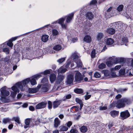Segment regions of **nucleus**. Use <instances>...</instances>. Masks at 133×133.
I'll return each instance as SVG.
<instances>
[{
	"label": "nucleus",
	"instance_id": "f257e3e1",
	"mask_svg": "<svg viewBox=\"0 0 133 133\" xmlns=\"http://www.w3.org/2000/svg\"><path fill=\"white\" fill-rule=\"evenodd\" d=\"M131 103V101L130 99L123 98L117 101L116 106L119 109L123 108L126 105L129 104Z\"/></svg>",
	"mask_w": 133,
	"mask_h": 133
},
{
	"label": "nucleus",
	"instance_id": "f03ea898",
	"mask_svg": "<svg viewBox=\"0 0 133 133\" xmlns=\"http://www.w3.org/2000/svg\"><path fill=\"white\" fill-rule=\"evenodd\" d=\"M83 82V78L82 74L78 71H76L75 74V84Z\"/></svg>",
	"mask_w": 133,
	"mask_h": 133
},
{
	"label": "nucleus",
	"instance_id": "7ed1b4c3",
	"mask_svg": "<svg viewBox=\"0 0 133 133\" xmlns=\"http://www.w3.org/2000/svg\"><path fill=\"white\" fill-rule=\"evenodd\" d=\"M6 86H4L0 89L1 93V98H5L6 97L8 96L9 95V92L6 90Z\"/></svg>",
	"mask_w": 133,
	"mask_h": 133
},
{
	"label": "nucleus",
	"instance_id": "20e7f679",
	"mask_svg": "<svg viewBox=\"0 0 133 133\" xmlns=\"http://www.w3.org/2000/svg\"><path fill=\"white\" fill-rule=\"evenodd\" d=\"M42 76L40 74H38L35 75L31 78H30V82L32 85H34L37 84L36 80L38 78L42 77Z\"/></svg>",
	"mask_w": 133,
	"mask_h": 133
},
{
	"label": "nucleus",
	"instance_id": "39448f33",
	"mask_svg": "<svg viewBox=\"0 0 133 133\" xmlns=\"http://www.w3.org/2000/svg\"><path fill=\"white\" fill-rule=\"evenodd\" d=\"M75 101L78 103L80 105V107L78 105L75 106V111L76 110L78 111L81 110L83 106V104L82 101L79 98H75Z\"/></svg>",
	"mask_w": 133,
	"mask_h": 133
},
{
	"label": "nucleus",
	"instance_id": "423d86ee",
	"mask_svg": "<svg viewBox=\"0 0 133 133\" xmlns=\"http://www.w3.org/2000/svg\"><path fill=\"white\" fill-rule=\"evenodd\" d=\"M74 76L72 74L68 75L66 78L65 83L66 85H70L73 84L74 81Z\"/></svg>",
	"mask_w": 133,
	"mask_h": 133
},
{
	"label": "nucleus",
	"instance_id": "0eeeda50",
	"mask_svg": "<svg viewBox=\"0 0 133 133\" xmlns=\"http://www.w3.org/2000/svg\"><path fill=\"white\" fill-rule=\"evenodd\" d=\"M130 114L128 110L123 111L121 112L120 113V117L121 119L124 120L127 119L130 116Z\"/></svg>",
	"mask_w": 133,
	"mask_h": 133
},
{
	"label": "nucleus",
	"instance_id": "6e6552de",
	"mask_svg": "<svg viewBox=\"0 0 133 133\" xmlns=\"http://www.w3.org/2000/svg\"><path fill=\"white\" fill-rule=\"evenodd\" d=\"M72 60L73 61H75V52L72 54L71 57L69 59V61L67 62L65 66L66 68L68 69H70V68L69 66L71 63V62Z\"/></svg>",
	"mask_w": 133,
	"mask_h": 133
},
{
	"label": "nucleus",
	"instance_id": "1a4fd4ad",
	"mask_svg": "<svg viewBox=\"0 0 133 133\" xmlns=\"http://www.w3.org/2000/svg\"><path fill=\"white\" fill-rule=\"evenodd\" d=\"M47 104L46 101L38 103L36 106V109H43L45 108Z\"/></svg>",
	"mask_w": 133,
	"mask_h": 133
},
{
	"label": "nucleus",
	"instance_id": "9d476101",
	"mask_svg": "<svg viewBox=\"0 0 133 133\" xmlns=\"http://www.w3.org/2000/svg\"><path fill=\"white\" fill-rule=\"evenodd\" d=\"M111 26L116 29H121L123 26L122 24L119 22H115L111 24Z\"/></svg>",
	"mask_w": 133,
	"mask_h": 133
},
{
	"label": "nucleus",
	"instance_id": "9b49d317",
	"mask_svg": "<svg viewBox=\"0 0 133 133\" xmlns=\"http://www.w3.org/2000/svg\"><path fill=\"white\" fill-rule=\"evenodd\" d=\"M64 78V75H60L58 76L56 80V83L57 84H59L63 83Z\"/></svg>",
	"mask_w": 133,
	"mask_h": 133
},
{
	"label": "nucleus",
	"instance_id": "f8f14e48",
	"mask_svg": "<svg viewBox=\"0 0 133 133\" xmlns=\"http://www.w3.org/2000/svg\"><path fill=\"white\" fill-rule=\"evenodd\" d=\"M62 100H56L54 101L53 102V108L54 109H55L57 107L60 105L61 103L62 102Z\"/></svg>",
	"mask_w": 133,
	"mask_h": 133
},
{
	"label": "nucleus",
	"instance_id": "ddd939ff",
	"mask_svg": "<svg viewBox=\"0 0 133 133\" xmlns=\"http://www.w3.org/2000/svg\"><path fill=\"white\" fill-rule=\"evenodd\" d=\"M74 13H72L66 16V22L67 23H69L70 22L74 17Z\"/></svg>",
	"mask_w": 133,
	"mask_h": 133
},
{
	"label": "nucleus",
	"instance_id": "4468645a",
	"mask_svg": "<svg viewBox=\"0 0 133 133\" xmlns=\"http://www.w3.org/2000/svg\"><path fill=\"white\" fill-rule=\"evenodd\" d=\"M106 31L109 34L112 35L115 32V30L112 28H109L107 29Z\"/></svg>",
	"mask_w": 133,
	"mask_h": 133
},
{
	"label": "nucleus",
	"instance_id": "2eb2a0df",
	"mask_svg": "<svg viewBox=\"0 0 133 133\" xmlns=\"http://www.w3.org/2000/svg\"><path fill=\"white\" fill-rule=\"evenodd\" d=\"M61 121L59 120L58 118L56 117L54 120V126L55 128H57L60 125V124Z\"/></svg>",
	"mask_w": 133,
	"mask_h": 133
},
{
	"label": "nucleus",
	"instance_id": "dca6fc26",
	"mask_svg": "<svg viewBox=\"0 0 133 133\" xmlns=\"http://www.w3.org/2000/svg\"><path fill=\"white\" fill-rule=\"evenodd\" d=\"M83 40L87 43H90L91 41V37L89 35H86L83 38Z\"/></svg>",
	"mask_w": 133,
	"mask_h": 133
},
{
	"label": "nucleus",
	"instance_id": "f3484780",
	"mask_svg": "<svg viewBox=\"0 0 133 133\" xmlns=\"http://www.w3.org/2000/svg\"><path fill=\"white\" fill-rule=\"evenodd\" d=\"M56 76L54 74H51L50 76V80L51 83H53L56 80Z\"/></svg>",
	"mask_w": 133,
	"mask_h": 133
},
{
	"label": "nucleus",
	"instance_id": "a211bd4d",
	"mask_svg": "<svg viewBox=\"0 0 133 133\" xmlns=\"http://www.w3.org/2000/svg\"><path fill=\"white\" fill-rule=\"evenodd\" d=\"M86 17H88V19L89 20H92L94 17V15L92 14V12H88L86 14Z\"/></svg>",
	"mask_w": 133,
	"mask_h": 133
},
{
	"label": "nucleus",
	"instance_id": "6ab92c4d",
	"mask_svg": "<svg viewBox=\"0 0 133 133\" xmlns=\"http://www.w3.org/2000/svg\"><path fill=\"white\" fill-rule=\"evenodd\" d=\"M48 85V84H45L44 85L41 89V90L42 92H45L48 91L49 88L47 87Z\"/></svg>",
	"mask_w": 133,
	"mask_h": 133
},
{
	"label": "nucleus",
	"instance_id": "aec40b11",
	"mask_svg": "<svg viewBox=\"0 0 133 133\" xmlns=\"http://www.w3.org/2000/svg\"><path fill=\"white\" fill-rule=\"evenodd\" d=\"M114 41L112 38H108L106 41V43L107 45H111L114 42Z\"/></svg>",
	"mask_w": 133,
	"mask_h": 133
},
{
	"label": "nucleus",
	"instance_id": "412c9836",
	"mask_svg": "<svg viewBox=\"0 0 133 133\" xmlns=\"http://www.w3.org/2000/svg\"><path fill=\"white\" fill-rule=\"evenodd\" d=\"M93 108L91 106H89L85 109V112L86 113H90L93 110Z\"/></svg>",
	"mask_w": 133,
	"mask_h": 133
},
{
	"label": "nucleus",
	"instance_id": "4be33fe9",
	"mask_svg": "<svg viewBox=\"0 0 133 133\" xmlns=\"http://www.w3.org/2000/svg\"><path fill=\"white\" fill-rule=\"evenodd\" d=\"M31 50V48L29 46H27L24 48L22 51V52H24L27 54L28 52H30Z\"/></svg>",
	"mask_w": 133,
	"mask_h": 133
},
{
	"label": "nucleus",
	"instance_id": "5701e85b",
	"mask_svg": "<svg viewBox=\"0 0 133 133\" xmlns=\"http://www.w3.org/2000/svg\"><path fill=\"white\" fill-rule=\"evenodd\" d=\"M28 92L30 94H34L36 93L38 91V89L32 88H29L28 89Z\"/></svg>",
	"mask_w": 133,
	"mask_h": 133
},
{
	"label": "nucleus",
	"instance_id": "b1692460",
	"mask_svg": "<svg viewBox=\"0 0 133 133\" xmlns=\"http://www.w3.org/2000/svg\"><path fill=\"white\" fill-rule=\"evenodd\" d=\"M110 114L112 117H114L118 115L119 112L115 110L112 111H111Z\"/></svg>",
	"mask_w": 133,
	"mask_h": 133
},
{
	"label": "nucleus",
	"instance_id": "393cba45",
	"mask_svg": "<svg viewBox=\"0 0 133 133\" xmlns=\"http://www.w3.org/2000/svg\"><path fill=\"white\" fill-rule=\"evenodd\" d=\"M133 129V126H129L128 127H123V130H124V131L125 130L127 132H129L130 131L131 132V131Z\"/></svg>",
	"mask_w": 133,
	"mask_h": 133
},
{
	"label": "nucleus",
	"instance_id": "a878e982",
	"mask_svg": "<svg viewBox=\"0 0 133 133\" xmlns=\"http://www.w3.org/2000/svg\"><path fill=\"white\" fill-rule=\"evenodd\" d=\"M77 64V68H82L83 65L80 59H78L76 62Z\"/></svg>",
	"mask_w": 133,
	"mask_h": 133
},
{
	"label": "nucleus",
	"instance_id": "bb28decb",
	"mask_svg": "<svg viewBox=\"0 0 133 133\" xmlns=\"http://www.w3.org/2000/svg\"><path fill=\"white\" fill-rule=\"evenodd\" d=\"M80 130L81 132L84 133L86 132L88 130V129L86 126H83L80 128Z\"/></svg>",
	"mask_w": 133,
	"mask_h": 133
},
{
	"label": "nucleus",
	"instance_id": "cd10ccee",
	"mask_svg": "<svg viewBox=\"0 0 133 133\" xmlns=\"http://www.w3.org/2000/svg\"><path fill=\"white\" fill-rule=\"evenodd\" d=\"M59 128L60 129V131H66L68 129V128L64 126H60Z\"/></svg>",
	"mask_w": 133,
	"mask_h": 133
},
{
	"label": "nucleus",
	"instance_id": "c85d7f7f",
	"mask_svg": "<svg viewBox=\"0 0 133 133\" xmlns=\"http://www.w3.org/2000/svg\"><path fill=\"white\" fill-rule=\"evenodd\" d=\"M48 37L49 36L47 35H43L42 37V40L44 42H46L48 41Z\"/></svg>",
	"mask_w": 133,
	"mask_h": 133
},
{
	"label": "nucleus",
	"instance_id": "c756f323",
	"mask_svg": "<svg viewBox=\"0 0 133 133\" xmlns=\"http://www.w3.org/2000/svg\"><path fill=\"white\" fill-rule=\"evenodd\" d=\"M53 49L56 51H59L62 49V46L61 45L58 44L55 45L53 48Z\"/></svg>",
	"mask_w": 133,
	"mask_h": 133
},
{
	"label": "nucleus",
	"instance_id": "7c9ffc66",
	"mask_svg": "<svg viewBox=\"0 0 133 133\" xmlns=\"http://www.w3.org/2000/svg\"><path fill=\"white\" fill-rule=\"evenodd\" d=\"M104 36L103 34L102 33H99L97 36V39L99 41L102 39Z\"/></svg>",
	"mask_w": 133,
	"mask_h": 133
},
{
	"label": "nucleus",
	"instance_id": "2f4dec72",
	"mask_svg": "<svg viewBox=\"0 0 133 133\" xmlns=\"http://www.w3.org/2000/svg\"><path fill=\"white\" fill-rule=\"evenodd\" d=\"M16 85L19 88V89L22 91L23 90V87L21 82H18L16 83Z\"/></svg>",
	"mask_w": 133,
	"mask_h": 133
},
{
	"label": "nucleus",
	"instance_id": "473e14b6",
	"mask_svg": "<svg viewBox=\"0 0 133 133\" xmlns=\"http://www.w3.org/2000/svg\"><path fill=\"white\" fill-rule=\"evenodd\" d=\"M30 78H28L24 79L22 81V84L24 86H25L30 81Z\"/></svg>",
	"mask_w": 133,
	"mask_h": 133
},
{
	"label": "nucleus",
	"instance_id": "72a5a7b5",
	"mask_svg": "<svg viewBox=\"0 0 133 133\" xmlns=\"http://www.w3.org/2000/svg\"><path fill=\"white\" fill-rule=\"evenodd\" d=\"M121 65L116 66L114 68H111L110 70L112 72L113 71L118 70L121 68Z\"/></svg>",
	"mask_w": 133,
	"mask_h": 133
},
{
	"label": "nucleus",
	"instance_id": "f704fd0d",
	"mask_svg": "<svg viewBox=\"0 0 133 133\" xmlns=\"http://www.w3.org/2000/svg\"><path fill=\"white\" fill-rule=\"evenodd\" d=\"M83 90L82 89H75V93L78 94H81L83 92Z\"/></svg>",
	"mask_w": 133,
	"mask_h": 133
},
{
	"label": "nucleus",
	"instance_id": "c9c22d12",
	"mask_svg": "<svg viewBox=\"0 0 133 133\" xmlns=\"http://www.w3.org/2000/svg\"><path fill=\"white\" fill-rule=\"evenodd\" d=\"M11 121V119L9 118H4L3 119V122L5 124H6L7 123H9Z\"/></svg>",
	"mask_w": 133,
	"mask_h": 133
},
{
	"label": "nucleus",
	"instance_id": "e433bc0d",
	"mask_svg": "<svg viewBox=\"0 0 133 133\" xmlns=\"http://www.w3.org/2000/svg\"><path fill=\"white\" fill-rule=\"evenodd\" d=\"M12 119L15 122H16L18 124H20L21 123L20 121V118L18 117H14Z\"/></svg>",
	"mask_w": 133,
	"mask_h": 133
},
{
	"label": "nucleus",
	"instance_id": "4c0bfd02",
	"mask_svg": "<svg viewBox=\"0 0 133 133\" xmlns=\"http://www.w3.org/2000/svg\"><path fill=\"white\" fill-rule=\"evenodd\" d=\"M106 64L108 66L110 67L112 65L113 62L111 61H109L106 62Z\"/></svg>",
	"mask_w": 133,
	"mask_h": 133
},
{
	"label": "nucleus",
	"instance_id": "58836bf2",
	"mask_svg": "<svg viewBox=\"0 0 133 133\" xmlns=\"http://www.w3.org/2000/svg\"><path fill=\"white\" fill-rule=\"evenodd\" d=\"M67 71V70L66 68L62 69L60 68L58 70V72L61 73H64Z\"/></svg>",
	"mask_w": 133,
	"mask_h": 133
},
{
	"label": "nucleus",
	"instance_id": "ea45409f",
	"mask_svg": "<svg viewBox=\"0 0 133 133\" xmlns=\"http://www.w3.org/2000/svg\"><path fill=\"white\" fill-rule=\"evenodd\" d=\"M19 51L17 50V51L15 50V52L14 53V55L15 56V58H16L19 57Z\"/></svg>",
	"mask_w": 133,
	"mask_h": 133
},
{
	"label": "nucleus",
	"instance_id": "a19ab883",
	"mask_svg": "<svg viewBox=\"0 0 133 133\" xmlns=\"http://www.w3.org/2000/svg\"><path fill=\"white\" fill-rule=\"evenodd\" d=\"M97 3V2L96 0H92L90 2V6L93 5L96 6Z\"/></svg>",
	"mask_w": 133,
	"mask_h": 133
},
{
	"label": "nucleus",
	"instance_id": "79ce46f5",
	"mask_svg": "<svg viewBox=\"0 0 133 133\" xmlns=\"http://www.w3.org/2000/svg\"><path fill=\"white\" fill-rule=\"evenodd\" d=\"M95 55H96L95 50L93 49L91 53V57L92 58H94L95 57Z\"/></svg>",
	"mask_w": 133,
	"mask_h": 133
},
{
	"label": "nucleus",
	"instance_id": "37998d69",
	"mask_svg": "<svg viewBox=\"0 0 133 133\" xmlns=\"http://www.w3.org/2000/svg\"><path fill=\"white\" fill-rule=\"evenodd\" d=\"M71 97V95L69 94L66 96L65 98L64 97L62 100V101H65L66 99H68L70 98Z\"/></svg>",
	"mask_w": 133,
	"mask_h": 133
},
{
	"label": "nucleus",
	"instance_id": "c03bdc74",
	"mask_svg": "<svg viewBox=\"0 0 133 133\" xmlns=\"http://www.w3.org/2000/svg\"><path fill=\"white\" fill-rule=\"evenodd\" d=\"M58 34L59 32L57 30L55 29L52 30V34L54 36L57 35Z\"/></svg>",
	"mask_w": 133,
	"mask_h": 133
},
{
	"label": "nucleus",
	"instance_id": "a18cd8bd",
	"mask_svg": "<svg viewBox=\"0 0 133 133\" xmlns=\"http://www.w3.org/2000/svg\"><path fill=\"white\" fill-rule=\"evenodd\" d=\"M12 42V41L9 39L8 42L7 43V45L10 47H12L13 45V44Z\"/></svg>",
	"mask_w": 133,
	"mask_h": 133
},
{
	"label": "nucleus",
	"instance_id": "49530a36",
	"mask_svg": "<svg viewBox=\"0 0 133 133\" xmlns=\"http://www.w3.org/2000/svg\"><path fill=\"white\" fill-rule=\"evenodd\" d=\"M48 101V107L49 109H52V102L50 101Z\"/></svg>",
	"mask_w": 133,
	"mask_h": 133
},
{
	"label": "nucleus",
	"instance_id": "de8ad7c7",
	"mask_svg": "<svg viewBox=\"0 0 133 133\" xmlns=\"http://www.w3.org/2000/svg\"><path fill=\"white\" fill-rule=\"evenodd\" d=\"M11 89L13 90V92H18L19 91L18 89L16 86H13L12 87Z\"/></svg>",
	"mask_w": 133,
	"mask_h": 133
},
{
	"label": "nucleus",
	"instance_id": "09e8293b",
	"mask_svg": "<svg viewBox=\"0 0 133 133\" xmlns=\"http://www.w3.org/2000/svg\"><path fill=\"white\" fill-rule=\"evenodd\" d=\"M64 20V18H62L59 19L58 23L61 25L63 23Z\"/></svg>",
	"mask_w": 133,
	"mask_h": 133
},
{
	"label": "nucleus",
	"instance_id": "8fccbe9b",
	"mask_svg": "<svg viewBox=\"0 0 133 133\" xmlns=\"http://www.w3.org/2000/svg\"><path fill=\"white\" fill-rule=\"evenodd\" d=\"M3 51L5 52L6 54H8L9 53V49L7 48H4L3 49Z\"/></svg>",
	"mask_w": 133,
	"mask_h": 133
},
{
	"label": "nucleus",
	"instance_id": "3c124183",
	"mask_svg": "<svg viewBox=\"0 0 133 133\" xmlns=\"http://www.w3.org/2000/svg\"><path fill=\"white\" fill-rule=\"evenodd\" d=\"M50 71L49 70H47L44 71L43 72H41L39 74H40L41 75V74H43L44 75H46L47 74H50Z\"/></svg>",
	"mask_w": 133,
	"mask_h": 133
},
{
	"label": "nucleus",
	"instance_id": "603ef678",
	"mask_svg": "<svg viewBox=\"0 0 133 133\" xmlns=\"http://www.w3.org/2000/svg\"><path fill=\"white\" fill-rule=\"evenodd\" d=\"M123 8V6L122 5H119L117 8V10L119 11H121L122 10Z\"/></svg>",
	"mask_w": 133,
	"mask_h": 133
},
{
	"label": "nucleus",
	"instance_id": "864d4df0",
	"mask_svg": "<svg viewBox=\"0 0 133 133\" xmlns=\"http://www.w3.org/2000/svg\"><path fill=\"white\" fill-rule=\"evenodd\" d=\"M105 66L106 65L105 64L102 63L99 65V69H102L105 68Z\"/></svg>",
	"mask_w": 133,
	"mask_h": 133
},
{
	"label": "nucleus",
	"instance_id": "5fc2aeb1",
	"mask_svg": "<svg viewBox=\"0 0 133 133\" xmlns=\"http://www.w3.org/2000/svg\"><path fill=\"white\" fill-rule=\"evenodd\" d=\"M94 76L97 78H99L101 76L100 74L97 72H96L94 74Z\"/></svg>",
	"mask_w": 133,
	"mask_h": 133
},
{
	"label": "nucleus",
	"instance_id": "6e6d98bb",
	"mask_svg": "<svg viewBox=\"0 0 133 133\" xmlns=\"http://www.w3.org/2000/svg\"><path fill=\"white\" fill-rule=\"evenodd\" d=\"M30 119L27 118L25 121V123L26 125H29L30 123Z\"/></svg>",
	"mask_w": 133,
	"mask_h": 133
},
{
	"label": "nucleus",
	"instance_id": "4d7b16f0",
	"mask_svg": "<svg viewBox=\"0 0 133 133\" xmlns=\"http://www.w3.org/2000/svg\"><path fill=\"white\" fill-rule=\"evenodd\" d=\"M65 60V58L64 57L58 59V60H57V61L59 63H61L63 62H64Z\"/></svg>",
	"mask_w": 133,
	"mask_h": 133
},
{
	"label": "nucleus",
	"instance_id": "13d9d810",
	"mask_svg": "<svg viewBox=\"0 0 133 133\" xmlns=\"http://www.w3.org/2000/svg\"><path fill=\"white\" fill-rule=\"evenodd\" d=\"M125 70L121 69L119 71V74L121 75H124L125 74Z\"/></svg>",
	"mask_w": 133,
	"mask_h": 133
},
{
	"label": "nucleus",
	"instance_id": "bf43d9fd",
	"mask_svg": "<svg viewBox=\"0 0 133 133\" xmlns=\"http://www.w3.org/2000/svg\"><path fill=\"white\" fill-rule=\"evenodd\" d=\"M104 75L106 76H108L110 75V72L108 70H105L104 72Z\"/></svg>",
	"mask_w": 133,
	"mask_h": 133
},
{
	"label": "nucleus",
	"instance_id": "052dcab7",
	"mask_svg": "<svg viewBox=\"0 0 133 133\" xmlns=\"http://www.w3.org/2000/svg\"><path fill=\"white\" fill-rule=\"evenodd\" d=\"M48 79L46 77L43 78L41 81V82L43 83H44L48 81Z\"/></svg>",
	"mask_w": 133,
	"mask_h": 133
},
{
	"label": "nucleus",
	"instance_id": "680f3d73",
	"mask_svg": "<svg viewBox=\"0 0 133 133\" xmlns=\"http://www.w3.org/2000/svg\"><path fill=\"white\" fill-rule=\"evenodd\" d=\"M88 93L87 92V95L84 97H85V100H87L89 99L90 98L91 96V95H88Z\"/></svg>",
	"mask_w": 133,
	"mask_h": 133
},
{
	"label": "nucleus",
	"instance_id": "e2e57ef3",
	"mask_svg": "<svg viewBox=\"0 0 133 133\" xmlns=\"http://www.w3.org/2000/svg\"><path fill=\"white\" fill-rule=\"evenodd\" d=\"M66 125L68 128H69L72 125V123L71 122L69 121L66 123Z\"/></svg>",
	"mask_w": 133,
	"mask_h": 133
},
{
	"label": "nucleus",
	"instance_id": "0e129e2a",
	"mask_svg": "<svg viewBox=\"0 0 133 133\" xmlns=\"http://www.w3.org/2000/svg\"><path fill=\"white\" fill-rule=\"evenodd\" d=\"M122 41L124 43L127 42H128L127 38L125 37H123L122 38Z\"/></svg>",
	"mask_w": 133,
	"mask_h": 133
},
{
	"label": "nucleus",
	"instance_id": "69168bd1",
	"mask_svg": "<svg viewBox=\"0 0 133 133\" xmlns=\"http://www.w3.org/2000/svg\"><path fill=\"white\" fill-rule=\"evenodd\" d=\"M81 115V112L78 113V114L76 116V117H75V120H78L80 117Z\"/></svg>",
	"mask_w": 133,
	"mask_h": 133
},
{
	"label": "nucleus",
	"instance_id": "338daca9",
	"mask_svg": "<svg viewBox=\"0 0 133 133\" xmlns=\"http://www.w3.org/2000/svg\"><path fill=\"white\" fill-rule=\"evenodd\" d=\"M99 108V109L101 110H105L107 109V107L105 106H100Z\"/></svg>",
	"mask_w": 133,
	"mask_h": 133
},
{
	"label": "nucleus",
	"instance_id": "774afa93",
	"mask_svg": "<svg viewBox=\"0 0 133 133\" xmlns=\"http://www.w3.org/2000/svg\"><path fill=\"white\" fill-rule=\"evenodd\" d=\"M17 92H12L11 93V95L12 97H14L16 96Z\"/></svg>",
	"mask_w": 133,
	"mask_h": 133
}]
</instances>
